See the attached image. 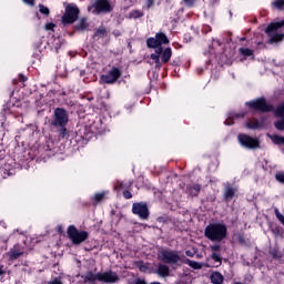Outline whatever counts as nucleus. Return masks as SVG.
Instances as JSON below:
<instances>
[{"mask_svg": "<svg viewBox=\"0 0 284 284\" xmlns=\"http://www.w3.org/2000/svg\"><path fill=\"white\" fill-rule=\"evenodd\" d=\"M131 284H148V283H145V281H143V280H135L133 283H131Z\"/></svg>", "mask_w": 284, "mask_h": 284, "instance_id": "79ce46f5", "label": "nucleus"}, {"mask_svg": "<svg viewBox=\"0 0 284 284\" xmlns=\"http://www.w3.org/2000/svg\"><path fill=\"white\" fill-rule=\"evenodd\" d=\"M275 216H276V219L280 221V223H282V225H284V215L281 214V212L278 211V209H275Z\"/></svg>", "mask_w": 284, "mask_h": 284, "instance_id": "c756f323", "label": "nucleus"}, {"mask_svg": "<svg viewBox=\"0 0 284 284\" xmlns=\"http://www.w3.org/2000/svg\"><path fill=\"white\" fill-rule=\"evenodd\" d=\"M0 225H1V221H0Z\"/></svg>", "mask_w": 284, "mask_h": 284, "instance_id": "3c124183", "label": "nucleus"}, {"mask_svg": "<svg viewBox=\"0 0 284 284\" xmlns=\"http://www.w3.org/2000/svg\"><path fill=\"white\" fill-rule=\"evenodd\" d=\"M77 19H79V8L74 4L67 6L62 22L74 23Z\"/></svg>", "mask_w": 284, "mask_h": 284, "instance_id": "9d476101", "label": "nucleus"}, {"mask_svg": "<svg viewBox=\"0 0 284 284\" xmlns=\"http://www.w3.org/2000/svg\"><path fill=\"white\" fill-rule=\"evenodd\" d=\"M68 236L74 245H81L88 239V232L77 230V226L70 225L68 227Z\"/></svg>", "mask_w": 284, "mask_h": 284, "instance_id": "423d86ee", "label": "nucleus"}, {"mask_svg": "<svg viewBox=\"0 0 284 284\" xmlns=\"http://www.w3.org/2000/svg\"><path fill=\"white\" fill-rule=\"evenodd\" d=\"M103 34H105V29L103 28L98 29L95 32V37H103Z\"/></svg>", "mask_w": 284, "mask_h": 284, "instance_id": "72a5a7b5", "label": "nucleus"}, {"mask_svg": "<svg viewBox=\"0 0 284 284\" xmlns=\"http://www.w3.org/2000/svg\"><path fill=\"white\" fill-rule=\"evenodd\" d=\"M82 278L84 283H97V281H100L101 283H116V281H119V275L112 271L97 274L88 272L82 275Z\"/></svg>", "mask_w": 284, "mask_h": 284, "instance_id": "20e7f679", "label": "nucleus"}, {"mask_svg": "<svg viewBox=\"0 0 284 284\" xmlns=\"http://www.w3.org/2000/svg\"><path fill=\"white\" fill-rule=\"evenodd\" d=\"M272 6L277 10H283L284 0H275L272 2ZM284 20L280 22H272L266 29L265 32L270 37V43H278V41H283L284 39Z\"/></svg>", "mask_w": 284, "mask_h": 284, "instance_id": "f03ea898", "label": "nucleus"}, {"mask_svg": "<svg viewBox=\"0 0 284 284\" xmlns=\"http://www.w3.org/2000/svg\"><path fill=\"white\" fill-rule=\"evenodd\" d=\"M243 116H245V113H229L224 123L226 125H234V121L243 119Z\"/></svg>", "mask_w": 284, "mask_h": 284, "instance_id": "dca6fc26", "label": "nucleus"}, {"mask_svg": "<svg viewBox=\"0 0 284 284\" xmlns=\"http://www.w3.org/2000/svg\"><path fill=\"white\" fill-rule=\"evenodd\" d=\"M132 212L144 221L150 216V211L148 210V204L145 203H133Z\"/></svg>", "mask_w": 284, "mask_h": 284, "instance_id": "ddd939ff", "label": "nucleus"}, {"mask_svg": "<svg viewBox=\"0 0 284 284\" xmlns=\"http://www.w3.org/2000/svg\"><path fill=\"white\" fill-rule=\"evenodd\" d=\"M168 43H170V40L163 32H159L155 34V38H149L146 40L148 48L155 50V53L151 54V59L154 61L156 68H162L163 63H168L172 59V49L166 48L163 50V47H161L168 45Z\"/></svg>", "mask_w": 284, "mask_h": 284, "instance_id": "f257e3e1", "label": "nucleus"}, {"mask_svg": "<svg viewBox=\"0 0 284 284\" xmlns=\"http://www.w3.org/2000/svg\"><path fill=\"white\" fill-rule=\"evenodd\" d=\"M245 125L248 130H261V128H263V123L258 122L256 119L250 120Z\"/></svg>", "mask_w": 284, "mask_h": 284, "instance_id": "f3484780", "label": "nucleus"}, {"mask_svg": "<svg viewBox=\"0 0 284 284\" xmlns=\"http://www.w3.org/2000/svg\"><path fill=\"white\" fill-rule=\"evenodd\" d=\"M196 0H183V2L185 3V6H189V8H192V6H194V2Z\"/></svg>", "mask_w": 284, "mask_h": 284, "instance_id": "e433bc0d", "label": "nucleus"}, {"mask_svg": "<svg viewBox=\"0 0 284 284\" xmlns=\"http://www.w3.org/2000/svg\"><path fill=\"white\" fill-rule=\"evenodd\" d=\"M39 12L41 14H44V17H49L50 16V9L43 4H39Z\"/></svg>", "mask_w": 284, "mask_h": 284, "instance_id": "bb28decb", "label": "nucleus"}, {"mask_svg": "<svg viewBox=\"0 0 284 284\" xmlns=\"http://www.w3.org/2000/svg\"><path fill=\"white\" fill-rule=\"evenodd\" d=\"M121 78V70L119 68H112L106 74L101 75L103 83L112 84L116 83V80Z\"/></svg>", "mask_w": 284, "mask_h": 284, "instance_id": "f8f14e48", "label": "nucleus"}, {"mask_svg": "<svg viewBox=\"0 0 284 284\" xmlns=\"http://www.w3.org/2000/svg\"><path fill=\"white\" fill-rule=\"evenodd\" d=\"M26 253V248L20 244H16L7 254L9 261H17V258H21Z\"/></svg>", "mask_w": 284, "mask_h": 284, "instance_id": "4468645a", "label": "nucleus"}, {"mask_svg": "<svg viewBox=\"0 0 284 284\" xmlns=\"http://www.w3.org/2000/svg\"><path fill=\"white\" fill-rule=\"evenodd\" d=\"M240 52H241V54H243V57H252V54H253V51L247 48L240 49Z\"/></svg>", "mask_w": 284, "mask_h": 284, "instance_id": "c85d7f7f", "label": "nucleus"}, {"mask_svg": "<svg viewBox=\"0 0 284 284\" xmlns=\"http://www.w3.org/2000/svg\"><path fill=\"white\" fill-rule=\"evenodd\" d=\"M62 134L65 135V129L62 130Z\"/></svg>", "mask_w": 284, "mask_h": 284, "instance_id": "49530a36", "label": "nucleus"}, {"mask_svg": "<svg viewBox=\"0 0 284 284\" xmlns=\"http://www.w3.org/2000/svg\"><path fill=\"white\" fill-rule=\"evenodd\" d=\"M211 258L214 261V264L207 265L209 267H221V264L223 263L221 254L214 252L211 254Z\"/></svg>", "mask_w": 284, "mask_h": 284, "instance_id": "6ab92c4d", "label": "nucleus"}, {"mask_svg": "<svg viewBox=\"0 0 284 284\" xmlns=\"http://www.w3.org/2000/svg\"><path fill=\"white\" fill-rule=\"evenodd\" d=\"M130 19H141L143 17V12L140 10H133L129 13Z\"/></svg>", "mask_w": 284, "mask_h": 284, "instance_id": "a878e982", "label": "nucleus"}, {"mask_svg": "<svg viewBox=\"0 0 284 284\" xmlns=\"http://www.w3.org/2000/svg\"><path fill=\"white\" fill-rule=\"evenodd\" d=\"M108 192L106 191H103V192H100V193H95L92 197V203L93 205H99V203H101V200L102 199H105Z\"/></svg>", "mask_w": 284, "mask_h": 284, "instance_id": "aec40b11", "label": "nucleus"}, {"mask_svg": "<svg viewBox=\"0 0 284 284\" xmlns=\"http://www.w3.org/2000/svg\"><path fill=\"white\" fill-rule=\"evenodd\" d=\"M156 273L159 276H162V278H165L166 276H170V266L160 264Z\"/></svg>", "mask_w": 284, "mask_h": 284, "instance_id": "a211bd4d", "label": "nucleus"}, {"mask_svg": "<svg viewBox=\"0 0 284 284\" xmlns=\"http://www.w3.org/2000/svg\"><path fill=\"white\" fill-rule=\"evenodd\" d=\"M54 27H55V24L52 23V22H48V23L44 26L45 30H54Z\"/></svg>", "mask_w": 284, "mask_h": 284, "instance_id": "c9c22d12", "label": "nucleus"}, {"mask_svg": "<svg viewBox=\"0 0 284 284\" xmlns=\"http://www.w3.org/2000/svg\"><path fill=\"white\" fill-rule=\"evenodd\" d=\"M193 190H194V191H191V194H192V196H196V194H199V192L201 191V185L195 184V185L193 186Z\"/></svg>", "mask_w": 284, "mask_h": 284, "instance_id": "7c9ffc66", "label": "nucleus"}, {"mask_svg": "<svg viewBox=\"0 0 284 284\" xmlns=\"http://www.w3.org/2000/svg\"><path fill=\"white\" fill-rule=\"evenodd\" d=\"M26 80H27L26 77L23 75L20 77V81H26Z\"/></svg>", "mask_w": 284, "mask_h": 284, "instance_id": "a18cd8bd", "label": "nucleus"}, {"mask_svg": "<svg viewBox=\"0 0 284 284\" xmlns=\"http://www.w3.org/2000/svg\"><path fill=\"white\" fill-rule=\"evenodd\" d=\"M77 30H80V32H83V30L88 29V20L87 19H81L78 24H77Z\"/></svg>", "mask_w": 284, "mask_h": 284, "instance_id": "393cba45", "label": "nucleus"}, {"mask_svg": "<svg viewBox=\"0 0 284 284\" xmlns=\"http://www.w3.org/2000/svg\"><path fill=\"white\" fill-rule=\"evenodd\" d=\"M276 116H282L283 119L275 122L276 130H284V102L280 104L275 111Z\"/></svg>", "mask_w": 284, "mask_h": 284, "instance_id": "2eb2a0df", "label": "nucleus"}, {"mask_svg": "<svg viewBox=\"0 0 284 284\" xmlns=\"http://www.w3.org/2000/svg\"><path fill=\"white\" fill-rule=\"evenodd\" d=\"M210 250H212V252L214 253H216V252H219V250H221V245H219V244H213V245H211L210 246Z\"/></svg>", "mask_w": 284, "mask_h": 284, "instance_id": "473e14b6", "label": "nucleus"}, {"mask_svg": "<svg viewBox=\"0 0 284 284\" xmlns=\"http://www.w3.org/2000/svg\"><path fill=\"white\" fill-rule=\"evenodd\" d=\"M92 14H101L112 12V4L109 0H95V2L88 8Z\"/></svg>", "mask_w": 284, "mask_h": 284, "instance_id": "39448f33", "label": "nucleus"}, {"mask_svg": "<svg viewBox=\"0 0 284 284\" xmlns=\"http://www.w3.org/2000/svg\"><path fill=\"white\" fill-rule=\"evenodd\" d=\"M69 120L70 115L65 109L58 108L54 110L52 125L55 128H65Z\"/></svg>", "mask_w": 284, "mask_h": 284, "instance_id": "0eeeda50", "label": "nucleus"}, {"mask_svg": "<svg viewBox=\"0 0 284 284\" xmlns=\"http://www.w3.org/2000/svg\"><path fill=\"white\" fill-rule=\"evenodd\" d=\"M184 263H186V265L193 270H201L203 267V264L191 260H185Z\"/></svg>", "mask_w": 284, "mask_h": 284, "instance_id": "b1692460", "label": "nucleus"}, {"mask_svg": "<svg viewBox=\"0 0 284 284\" xmlns=\"http://www.w3.org/2000/svg\"><path fill=\"white\" fill-rule=\"evenodd\" d=\"M237 141L242 148H246L247 150H256L261 145L258 139L252 138L245 133H240L237 135Z\"/></svg>", "mask_w": 284, "mask_h": 284, "instance_id": "6e6552de", "label": "nucleus"}, {"mask_svg": "<svg viewBox=\"0 0 284 284\" xmlns=\"http://www.w3.org/2000/svg\"><path fill=\"white\" fill-rule=\"evenodd\" d=\"M159 258L163 261V263H169L170 265H174L181 261V255H179L175 251L162 250L159 253Z\"/></svg>", "mask_w": 284, "mask_h": 284, "instance_id": "1a4fd4ad", "label": "nucleus"}, {"mask_svg": "<svg viewBox=\"0 0 284 284\" xmlns=\"http://www.w3.org/2000/svg\"><path fill=\"white\" fill-rule=\"evenodd\" d=\"M63 44V39L61 38H55L53 40V45L57 51H59V49H61V45Z\"/></svg>", "mask_w": 284, "mask_h": 284, "instance_id": "cd10ccee", "label": "nucleus"}, {"mask_svg": "<svg viewBox=\"0 0 284 284\" xmlns=\"http://www.w3.org/2000/svg\"><path fill=\"white\" fill-rule=\"evenodd\" d=\"M275 179L276 181H278V183H284V173L283 172L276 173Z\"/></svg>", "mask_w": 284, "mask_h": 284, "instance_id": "2f4dec72", "label": "nucleus"}, {"mask_svg": "<svg viewBox=\"0 0 284 284\" xmlns=\"http://www.w3.org/2000/svg\"><path fill=\"white\" fill-rule=\"evenodd\" d=\"M273 232H274V234H278V232H276V231H274V230H273Z\"/></svg>", "mask_w": 284, "mask_h": 284, "instance_id": "09e8293b", "label": "nucleus"}, {"mask_svg": "<svg viewBox=\"0 0 284 284\" xmlns=\"http://www.w3.org/2000/svg\"><path fill=\"white\" fill-rule=\"evenodd\" d=\"M234 194H236V189H234L232 186H226L225 192H224V196H225L226 201L234 199Z\"/></svg>", "mask_w": 284, "mask_h": 284, "instance_id": "4be33fe9", "label": "nucleus"}, {"mask_svg": "<svg viewBox=\"0 0 284 284\" xmlns=\"http://www.w3.org/2000/svg\"><path fill=\"white\" fill-rule=\"evenodd\" d=\"M48 284H63L60 280L50 281Z\"/></svg>", "mask_w": 284, "mask_h": 284, "instance_id": "37998d69", "label": "nucleus"}, {"mask_svg": "<svg viewBox=\"0 0 284 284\" xmlns=\"http://www.w3.org/2000/svg\"><path fill=\"white\" fill-rule=\"evenodd\" d=\"M211 283L213 284H221L223 283V275H221V273L219 272H214L211 275Z\"/></svg>", "mask_w": 284, "mask_h": 284, "instance_id": "5701e85b", "label": "nucleus"}, {"mask_svg": "<svg viewBox=\"0 0 284 284\" xmlns=\"http://www.w3.org/2000/svg\"><path fill=\"white\" fill-rule=\"evenodd\" d=\"M123 196L124 199H132V193L130 191H124Z\"/></svg>", "mask_w": 284, "mask_h": 284, "instance_id": "58836bf2", "label": "nucleus"}, {"mask_svg": "<svg viewBox=\"0 0 284 284\" xmlns=\"http://www.w3.org/2000/svg\"><path fill=\"white\" fill-rule=\"evenodd\" d=\"M204 234L209 241L221 243L227 236V226L223 223H212L205 227Z\"/></svg>", "mask_w": 284, "mask_h": 284, "instance_id": "7ed1b4c3", "label": "nucleus"}, {"mask_svg": "<svg viewBox=\"0 0 284 284\" xmlns=\"http://www.w3.org/2000/svg\"><path fill=\"white\" fill-rule=\"evenodd\" d=\"M3 112H4V114H8V113H10V112H14V109H10V105L6 104V105L3 106Z\"/></svg>", "mask_w": 284, "mask_h": 284, "instance_id": "f704fd0d", "label": "nucleus"}, {"mask_svg": "<svg viewBox=\"0 0 284 284\" xmlns=\"http://www.w3.org/2000/svg\"><path fill=\"white\" fill-rule=\"evenodd\" d=\"M120 187L124 189L125 186H123V183H120Z\"/></svg>", "mask_w": 284, "mask_h": 284, "instance_id": "de8ad7c7", "label": "nucleus"}, {"mask_svg": "<svg viewBox=\"0 0 284 284\" xmlns=\"http://www.w3.org/2000/svg\"><path fill=\"white\" fill-rule=\"evenodd\" d=\"M154 6V0H146V10H150Z\"/></svg>", "mask_w": 284, "mask_h": 284, "instance_id": "4c0bfd02", "label": "nucleus"}, {"mask_svg": "<svg viewBox=\"0 0 284 284\" xmlns=\"http://www.w3.org/2000/svg\"><path fill=\"white\" fill-rule=\"evenodd\" d=\"M197 258H201V255L197 254Z\"/></svg>", "mask_w": 284, "mask_h": 284, "instance_id": "8fccbe9b", "label": "nucleus"}, {"mask_svg": "<svg viewBox=\"0 0 284 284\" xmlns=\"http://www.w3.org/2000/svg\"><path fill=\"white\" fill-rule=\"evenodd\" d=\"M27 6H34V0H22Z\"/></svg>", "mask_w": 284, "mask_h": 284, "instance_id": "ea45409f", "label": "nucleus"}, {"mask_svg": "<svg viewBox=\"0 0 284 284\" xmlns=\"http://www.w3.org/2000/svg\"><path fill=\"white\" fill-rule=\"evenodd\" d=\"M3 274V266H0V276Z\"/></svg>", "mask_w": 284, "mask_h": 284, "instance_id": "c03bdc74", "label": "nucleus"}, {"mask_svg": "<svg viewBox=\"0 0 284 284\" xmlns=\"http://www.w3.org/2000/svg\"><path fill=\"white\" fill-rule=\"evenodd\" d=\"M195 253H196V252H192V251H186V252H185L186 256H190L191 258L194 257V254H195Z\"/></svg>", "mask_w": 284, "mask_h": 284, "instance_id": "a19ab883", "label": "nucleus"}, {"mask_svg": "<svg viewBox=\"0 0 284 284\" xmlns=\"http://www.w3.org/2000/svg\"><path fill=\"white\" fill-rule=\"evenodd\" d=\"M246 105L252 110H257L260 112H270L271 110H273V106L267 104V102H265V99L263 98L251 102H246Z\"/></svg>", "mask_w": 284, "mask_h": 284, "instance_id": "9b49d317", "label": "nucleus"}, {"mask_svg": "<svg viewBox=\"0 0 284 284\" xmlns=\"http://www.w3.org/2000/svg\"><path fill=\"white\" fill-rule=\"evenodd\" d=\"M266 136L268 139H271V141H273V143H275V145H284V138L281 135H276V134H266Z\"/></svg>", "mask_w": 284, "mask_h": 284, "instance_id": "412c9836", "label": "nucleus"}]
</instances>
